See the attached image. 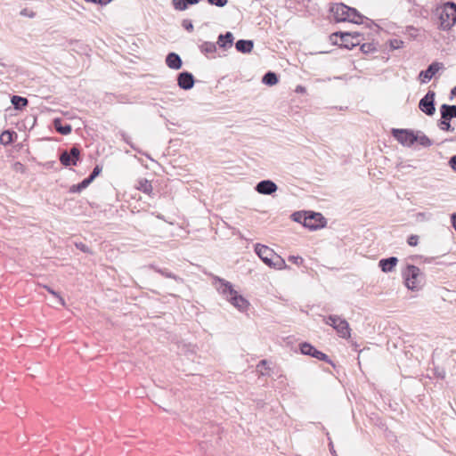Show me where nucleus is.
Returning a JSON list of instances; mask_svg holds the SVG:
<instances>
[{
  "label": "nucleus",
  "mask_w": 456,
  "mask_h": 456,
  "mask_svg": "<svg viewBox=\"0 0 456 456\" xmlns=\"http://www.w3.org/2000/svg\"><path fill=\"white\" fill-rule=\"evenodd\" d=\"M262 260L268 266L276 270H281L286 267L284 258H262Z\"/></svg>",
  "instance_id": "17"
},
{
  "label": "nucleus",
  "mask_w": 456,
  "mask_h": 456,
  "mask_svg": "<svg viewBox=\"0 0 456 456\" xmlns=\"http://www.w3.org/2000/svg\"><path fill=\"white\" fill-rule=\"evenodd\" d=\"M122 136H123L124 141H126V142H128L127 136H126L125 134H122Z\"/></svg>",
  "instance_id": "51"
},
{
  "label": "nucleus",
  "mask_w": 456,
  "mask_h": 456,
  "mask_svg": "<svg viewBox=\"0 0 456 456\" xmlns=\"http://www.w3.org/2000/svg\"><path fill=\"white\" fill-rule=\"evenodd\" d=\"M173 4L176 10L180 11L185 10L188 6L186 0H173Z\"/></svg>",
  "instance_id": "29"
},
{
  "label": "nucleus",
  "mask_w": 456,
  "mask_h": 456,
  "mask_svg": "<svg viewBox=\"0 0 456 456\" xmlns=\"http://www.w3.org/2000/svg\"><path fill=\"white\" fill-rule=\"evenodd\" d=\"M92 183L91 179L89 177L84 179L81 183H79L77 185H73L70 188L71 192H80L84 189H86L90 183Z\"/></svg>",
  "instance_id": "23"
},
{
  "label": "nucleus",
  "mask_w": 456,
  "mask_h": 456,
  "mask_svg": "<svg viewBox=\"0 0 456 456\" xmlns=\"http://www.w3.org/2000/svg\"><path fill=\"white\" fill-rule=\"evenodd\" d=\"M15 169L16 170H21L23 169V166L20 164V163H16L15 164Z\"/></svg>",
  "instance_id": "48"
},
{
  "label": "nucleus",
  "mask_w": 456,
  "mask_h": 456,
  "mask_svg": "<svg viewBox=\"0 0 456 456\" xmlns=\"http://www.w3.org/2000/svg\"><path fill=\"white\" fill-rule=\"evenodd\" d=\"M405 286L411 290H417L420 288L422 277L419 270L415 266H408L403 272Z\"/></svg>",
  "instance_id": "6"
},
{
  "label": "nucleus",
  "mask_w": 456,
  "mask_h": 456,
  "mask_svg": "<svg viewBox=\"0 0 456 456\" xmlns=\"http://www.w3.org/2000/svg\"><path fill=\"white\" fill-rule=\"evenodd\" d=\"M449 163L452 169L456 172V156L452 157Z\"/></svg>",
  "instance_id": "44"
},
{
  "label": "nucleus",
  "mask_w": 456,
  "mask_h": 456,
  "mask_svg": "<svg viewBox=\"0 0 456 456\" xmlns=\"http://www.w3.org/2000/svg\"><path fill=\"white\" fill-rule=\"evenodd\" d=\"M254 44L251 40H238L235 44V47L238 52L248 53H250L253 49Z\"/></svg>",
  "instance_id": "16"
},
{
  "label": "nucleus",
  "mask_w": 456,
  "mask_h": 456,
  "mask_svg": "<svg viewBox=\"0 0 456 456\" xmlns=\"http://www.w3.org/2000/svg\"><path fill=\"white\" fill-rule=\"evenodd\" d=\"M361 50L364 53H369L374 50V48L370 44H363L361 45Z\"/></svg>",
  "instance_id": "39"
},
{
  "label": "nucleus",
  "mask_w": 456,
  "mask_h": 456,
  "mask_svg": "<svg viewBox=\"0 0 456 456\" xmlns=\"http://www.w3.org/2000/svg\"><path fill=\"white\" fill-rule=\"evenodd\" d=\"M262 82L267 86H274L278 83V77L274 72L269 71L264 75Z\"/></svg>",
  "instance_id": "20"
},
{
  "label": "nucleus",
  "mask_w": 456,
  "mask_h": 456,
  "mask_svg": "<svg viewBox=\"0 0 456 456\" xmlns=\"http://www.w3.org/2000/svg\"><path fill=\"white\" fill-rule=\"evenodd\" d=\"M177 84L180 88L189 90L194 86V77L191 73L183 71L178 75Z\"/></svg>",
  "instance_id": "11"
},
{
  "label": "nucleus",
  "mask_w": 456,
  "mask_h": 456,
  "mask_svg": "<svg viewBox=\"0 0 456 456\" xmlns=\"http://www.w3.org/2000/svg\"><path fill=\"white\" fill-rule=\"evenodd\" d=\"M434 374L436 378L443 379L445 377V370L444 368L435 367Z\"/></svg>",
  "instance_id": "34"
},
{
  "label": "nucleus",
  "mask_w": 456,
  "mask_h": 456,
  "mask_svg": "<svg viewBox=\"0 0 456 456\" xmlns=\"http://www.w3.org/2000/svg\"><path fill=\"white\" fill-rule=\"evenodd\" d=\"M136 188L146 194H151L152 191V185L147 179H141Z\"/></svg>",
  "instance_id": "21"
},
{
  "label": "nucleus",
  "mask_w": 456,
  "mask_h": 456,
  "mask_svg": "<svg viewBox=\"0 0 456 456\" xmlns=\"http://www.w3.org/2000/svg\"><path fill=\"white\" fill-rule=\"evenodd\" d=\"M436 15L438 19L439 28L450 29L456 22V4L450 2L444 4L436 8Z\"/></svg>",
  "instance_id": "3"
},
{
  "label": "nucleus",
  "mask_w": 456,
  "mask_h": 456,
  "mask_svg": "<svg viewBox=\"0 0 456 456\" xmlns=\"http://www.w3.org/2000/svg\"><path fill=\"white\" fill-rule=\"evenodd\" d=\"M434 111H435V106L433 103V100H429V110H428L429 116L432 115Z\"/></svg>",
  "instance_id": "45"
},
{
  "label": "nucleus",
  "mask_w": 456,
  "mask_h": 456,
  "mask_svg": "<svg viewBox=\"0 0 456 456\" xmlns=\"http://www.w3.org/2000/svg\"><path fill=\"white\" fill-rule=\"evenodd\" d=\"M20 14L22 16H28L29 18H34L35 17V12H32V11H28L27 9H24L20 12Z\"/></svg>",
  "instance_id": "41"
},
{
  "label": "nucleus",
  "mask_w": 456,
  "mask_h": 456,
  "mask_svg": "<svg viewBox=\"0 0 456 456\" xmlns=\"http://www.w3.org/2000/svg\"><path fill=\"white\" fill-rule=\"evenodd\" d=\"M166 63L172 69H179L182 67V60L180 56L175 53H170L166 58Z\"/></svg>",
  "instance_id": "13"
},
{
  "label": "nucleus",
  "mask_w": 456,
  "mask_h": 456,
  "mask_svg": "<svg viewBox=\"0 0 456 456\" xmlns=\"http://www.w3.org/2000/svg\"><path fill=\"white\" fill-rule=\"evenodd\" d=\"M419 107L421 111L428 114V94H425L419 102Z\"/></svg>",
  "instance_id": "31"
},
{
  "label": "nucleus",
  "mask_w": 456,
  "mask_h": 456,
  "mask_svg": "<svg viewBox=\"0 0 456 456\" xmlns=\"http://www.w3.org/2000/svg\"><path fill=\"white\" fill-rule=\"evenodd\" d=\"M327 324L331 325L343 338H349L351 336V329L348 322L337 316H330L326 322Z\"/></svg>",
  "instance_id": "7"
},
{
  "label": "nucleus",
  "mask_w": 456,
  "mask_h": 456,
  "mask_svg": "<svg viewBox=\"0 0 456 456\" xmlns=\"http://www.w3.org/2000/svg\"><path fill=\"white\" fill-rule=\"evenodd\" d=\"M313 357L318 359V360H322V361H326V362H330L327 356V354H325L324 353L319 351V350H315V352H314V354L312 355Z\"/></svg>",
  "instance_id": "32"
},
{
  "label": "nucleus",
  "mask_w": 456,
  "mask_h": 456,
  "mask_svg": "<svg viewBox=\"0 0 456 456\" xmlns=\"http://www.w3.org/2000/svg\"><path fill=\"white\" fill-rule=\"evenodd\" d=\"M452 224L453 228L456 231V213L452 214Z\"/></svg>",
  "instance_id": "46"
},
{
  "label": "nucleus",
  "mask_w": 456,
  "mask_h": 456,
  "mask_svg": "<svg viewBox=\"0 0 456 456\" xmlns=\"http://www.w3.org/2000/svg\"><path fill=\"white\" fill-rule=\"evenodd\" d=\"M397 258H386L379 262V266L383 272H390L396 265Z\"/></svg>",
  "instance_id": "19"
},
{
  "label": "nucleus",
  "mask_w": 456,
  "mask_h": 456,
  "mask_svg": "<svg viewBox=\"0 0 456 456\" xmlns=\"http://www.w3.org/2000/svg\"><path fill=\"white\" fill-rule=\"evenodd\" d=\"M434 96V94L429 93V98H432Z\"/></svg>",
  "instance_id": "53"
},
{
  "label": "nucleus",
  "mask_w": 456,
  "mask_h": 456,
  "mask_svg": "<svg viewBox=\"0 0 456 456\" xmlns=\"http://www.w3.org/2000/svg\"><path fill=\"white\" fill-rule=\"evenodd\" d=\"M200 50L204 53H213L216 51V44L211 42H204L200 45Z\"/></svg>",
  "instance_id": "25"
},
{
  "label": "nucleus",
  "mask_w": 456,
  "mask_h": 456,
  "mask_svg": "<svg viewBox=\"0 0 456 456\" xmlns=\"http://www.w3.org/2000/svg\"><path fill=\"white\" fill-rule=\"evenodd\" d=\"M53 126L56 129L58 133L63 135H67L70 134L72 128L71 126L69 124L62 125L61 118H54L53 119Z\"/></svg>",
  "instance_id": "18"
},
{
  "label": "nucleus",
  "mask_w": 456,
  "mask_h": 456,
  "mask_svg": "<svg viewBox=\"0 0 456 456\" xmlns=\"http://www.w3.org/2000/svg\"><path fill=\"white\" fill-rule=\"evenodd\" d=\"M255 253L257 256H280L273 248L262 244H256Z\"/></svg>",
  "instance_id": "14"
},
{
  "label": "nucleus",
  "mask_w": 456,
  "mask_h": 456,
  "mask_svg": "<svg viewBox=\"0 0 456 456\" xmlns=\"http://www.w3.org/2000/svg\"><path fill=\"white\" fill-rule=\"evenodd\" d=\"M403 42L400 39L395 38L390 40V46L392 49H400L403 47Z\"/></svg>",
  "instance_id": "33"
},
{
  "label": "nucleus",
  "mask_w": 456,
  "mask_h": 456,
  "mask_svg": "<svg viewBox=\"0 0 456 456\" xmlns=\"http://www.w3.org/2000/svg\"><path fill=\"white\" fill-rule=\"evenodd\" d=\"M418 241L419 236L417 235H411L407 240V242L410 246H416L418 244Z\"/></svg>",
  "instance_id": "37"
},
{
  "label": "nucleus",
  "mask_w": 456,
  "mask_h": 456,
  "mask_svg": "<svg viewBox=\"0 0 456 456\" xmlns=\"http://www.w3.org/2000/svg\"><path fill=\"white\" fill-rule=\"evenodd\" d=\"M183 26L185 29L191 31L193 29V25L190 20H184L183 21Z\"/></svg>",
  "instance_id": "40"
},
{
  "label": "nucleus",
  "mask_w": 456,
  "mask_h": 456,
  "mask_svg": "<svg viewBox=\"0 0 456 456\" xmlns=\"http://www.w3.org/2000/svg\"><path fill=\"white\" fill-rule=\"evenodd\" d=\"M0 141L3 144H9L12 142V133L4 131L0 135Z\"/></svg>",
  "instance_id": "28"
},
{
  "label": "nucleus",
  "mask_w": 456,
  "mask_h": 456,
  "mask_svg": "<svg viewBox=\"0 0 456 456\" xmlns=\"http://www.w3.org/2000/svg\"><path fill=\"white\" fill-rule=\"evenodd\" d=\"M341 37V45H344L346 48H352L355 45H358L360 44V34H351L348 32L340 33Z\"/></svg>",
  "instance_id": "12"
},
{
  "label": "nucleus",
  "mask_w": 456,
  "mask_h": 456,
  "mask_svg": "<svg viewBox=\"0 0 456 456\" xmlns=\"http://www.w3.org/2000/svg\"><path fill=\"white\" fill-rule=\"evenodd\" d=\"M296 91L297 93H304L305 92V87L301 86H298L296 89Z\"/></svg>",
  "instance_id": "49"
},
{
  "label": "nucleus",
  "mask_w": 456,
  "mask_h": 456,
  "mask_svg": "<svg viewBox=\"0 0 456 456\" xmlns=\"http://www.w3.org/2000/svg\"><path fill=\"white\" fill-rule=\"evenodd\" d=\"M214 285L220 294L239 311L244 312L248 309L249 302L241 295L238 293L232 287V285L222 279L215 278Z\"/></svg>",
  "instance_id": "1"
},
{
  "label": "nucleus",
  "mask_w": 456,
  "mask_h": 456,
  "mask_svg": "<svg viewBox=\"0 0 456 456\" xmlns=\"http://www.w3.org/2000/svg\"><path fill=\"white\" fill-rule=\"evenodd\" d=\"M76 246L80 248V250L83 252V253H90L89 250H88V248L83 244V243H79V244H76Z\"/></svg>",
  "instance_id": "43"
},
{
  "label": "nucleus",
  "mask_w": 456,
  "mask_h": 456,
  "mask_svg": "<svg viewBox=\"0 0 456 456\" xmlns=\"http://www.w3.org/2000/svg\"><path fill=\"white\" fill-rule=\"evenodd\" d=\"M322 219L323 217L320 213L305 212L303 225L310 228L311 230H315L323 226V224L322 223Z\"/></svg>",
  "instance_id": "9"
},
{
  "label": "nucleus",
  "mask_w": 456,
  "mask_h": 456,
  "mask_svg": "<svg viewBox=\"0 0 456 456\" xmlns=\"http://www.w3.org/2000/svg\"><path fill=\"white\" fill-rule=\"evenodd\" d=\"M208 2L211 5H216L217 7H224V5H226L228 0H208Z\"/></svg>",
  "instance_id": "35"
},
{
  "label": "nucleus",
  "mask_w": 456,
  "mask_h": 456,
  "mask_svg": "<svg viewBox=\"0 0 456 456\" xmlns=\"http://www.w3.org/2000/svg\"><path fill=\"white\" fill-rule=\"evenodd\" d=\"M45 288L47 289V291L52 294L53 297H55L58 300V302L61 305H65L66 303H65V300L64 298L56 291H54L53 289H52L51 288L47 287V286H45Z\"/></svg>",
  "instance_id": "30"
},
{
  "label": "nucleus",
  "mask_w": 456,
  "mask_h": 456,
  "mask_svg": "<svg viewBox=\"0 0 456 456\" xmlns=\"http://www.w3.org/2000/svg\"><path fill=\"white\" fill-rule=\"evenodd\" d=\"M444 69V64L441 62H433L429 65V79L435 76L438 71Z\"/></svg>",
  "instance_id": "27"
},
{
  "label": "nucleus",
  "mask_w": 456,
  "mask_h": 456,
  "mask_svg": "<svg viewBox=\"0 0 456 456\" xmlns=\"http://www.w3.org/2000/svg\"><path fill=\"white\" fill-rule=\"evenodd\" d=\"M12 103L13 104L15 109L20 110L23 107L27 106L28 102L24 97L14 95L12 97Z\"/></svg>",
  "instance_id": "22"
},
{
  "label": "nucleus",
  "mask_w": 456,
  "mask_h": 456,
  "mask_svg": "<svg viewBox=\"0 0 456 456\" xmlns=\"http://www.w3.org/2000/svg\"><path fill=\"white\" fill-rule=\"evenodd\" d=\"M278 187L275 183L271 180H263L256 186V191L264 195H271L277 191Z\"/></svg>",
  "instance_id": "10"
},
{
  "label": "nucleus",
  "mask_w": 456,
  "mask_h": 456,
  "mask_svg": "<svg viewBox=\"0 0 456 456\" xmlns=\"http://www.w3.org/2000/svg\"><path fill=\"white\" fill-rule=\"evenodd\" d=\"M101 172H102V167L97 165V166L94 167L92 174L88 177L93 182L95 179V177L100 175Z\"/></svg>",
  "instance_id": "36"
},
{
  "label": "nucleus",
  "mask_w": 456,
  "mask_h": 456,
  "mask_svg": "<svg viewBox=\"0 0 456 456\" xmlns=\"http://www.w3.org/2000/svg\"><path fill=\"white\" fill-rule=\"evenodd\" d=\"M256 370L262 376L268 375L270 372L268 362L266 360L260 361L259 363L256 365Z\"/></svg>",
  "instance_id": "24"
},
{
  "label": "nucleus",
  "mask_w": 456,
  "mask_h": 456,
  "mask_svg": "<svg viewBox=\"0 0 456 456\" xmlns=\"http://www.w3.org/2000/svg\"><path fill=\"white\" fill-rule=\"evenodd\" d=\"M293 216H294V220H295V221H297V222H299V223L303 224V220H304V213L297 212V213H294V214H293Z\"/></svg>",
  "instance_id": "38"
},
{
  "label": "nucleus",
  "mask_w": 456,
  "mask_h": 456,
  "mask_svg": "<svg viewBox=\"0 0 456 456\" xmlns=\"http://www.w3.org/2000/svg\"><path fill=\"white\" fill-rule=\"evenodd\" d=\"M419 78H420L422 83H425L427 81V79H428V69L422 70L419 73Z\"/></svg>",
  "instance_id": "42"
},
{
  "label": "nucleus",
  "mask_w": 456,
  "mask_h": 456,
  "mask_svg": "<svg viewBox=\"0 0 456 456\" xmlns=\"http://www.w3.org/2000/svg\"><path fill=\"white\" fill-rule=\"evenodd\" d=\"M221 48H230L233 44V36L231 32H226L224 35H220L217 41Z\"/></svg>",
  "instance_id": "15"
},
{
  "label": "nucleus",
  "mask_w": 456,
  "mask_h": 456,
  "mask_svg": "<svg viewBox=\"0 0 456 456\" xmlns=\"http://www.w3.org/2000/svg\"><path fill=\"white\" fill-rule=\"evenodd\" d=\"M200 0H186V2L188 3V4H196L200 2Z\"/></svg>",
  "instance_id": "47"
},
{
  "label": "nucleus",
  "mask_w": 456,
  "mask_h": 456,
  "mask_svg": "<svg viewBox=\"0 0 456 456\" xmlns=\"http://www.w3.org/2000/svg\"><path fill=\"white\" fill-rule=\"evenodd\" d=\"M441 118L437 124L438 127L443 131H453L450 121L456 118V105L443 104L440 109Z\"/></svg>",
  "instance_id": "5"
},
{
  "label": "nucleus",
  "mask_w": 456,
  "mask_h": 456,
  "mask_svg": "<svg viewBox=\"0 0 456 456\" xmlns=\"http://www.w3.org/2000/svg\"><path fill=\"white\" fill-rule=\"evenodd\" d=\"M330 12L333 15L334 20L337 22H353V23H362V16L359 13V12L351 8L342 3L333 4L330 7Z\"/></svg>",
  "instance_id": "2"
},
{
  "label": "nucleus",
  "mask_w": 456,
  "mask_h": 456,
  "mask_svg": "<svg viewBox=\"0 0 456 456\" xmlns=\"http://www.w3.org/2000/svg\"><path fill=\"white\" fill-rule=\"evenodd\" d=\"M452 94L456 95V86L452 89Z\"/></svg>",
  "instance_id": "52"
},
{
  "label": "nucleus",
  "mask_w": 456,
  "mask_h": 456,
  "mask_svg": "<svg viewBox=\"0 0 456 456\" xmlns=\"http://www.w3.org/2000/svg\"><path fill=\"white\" fill-rule=\"evenodd\" d=\"M80 151L77 147H72L69 151H63L60 155V161L65 167L76 166L79 160Z\"/></svg>",
  "instance_id": "8"
},
{
  "label": "nucleus",
  "mask_w": 456,
  "mask_h": 456,
  "mask_svg": "<svg viewBox=\"0 0 456 456\" xmlns=\"http://www.w3.org/2000/svg\"><path fill=\"white\" fill-rule=\"evenodd\" d=\"M316 348L314 347L311 344L309 343H303L300 345V351L303 354H305V355H313L314 354V352H315Z\"/></svg>",
  "instance_id": "26"
},
{
  "label": "nucleus",
  "mask_w": 456,
  "mask_h": 456,
  "mask_svg": "<svg viewBox=\"0 0 456 456\" xmlns=\"http://www.w3.org/2000/svg\"><path fill=\"white\" fill-rule=\"evenodd\" d=\"M111 1H112V0H101V3H98V4H99L103 5V4H109V3H110V2H111Z\"/></svg>",
  "instance_id": "50"
},
{
  "label": "nucleus",
  "mask_w": 456,
  "mask_h": 456,
  "mask_svg": "<svg viewBox=\"0 0 456 456\" xmlns=\"http://www.w3.org/2000/svg\"><path fill=\"white\" fill-rule=\"evenodd\" d=\"M394 138L403 146H411L415 142L421 145L428 144V137L425 134H419V132L415 134L409 129L393 128L391 131Z\"/></svg>",
  "instance_id": "4"
}]
</instances>
